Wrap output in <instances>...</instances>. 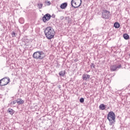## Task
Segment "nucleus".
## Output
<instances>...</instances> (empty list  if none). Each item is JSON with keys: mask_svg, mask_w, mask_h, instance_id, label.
I'll return each instance as SVG.
<instances>
[{"mask_svg": "<svg viewBox=\"0 0 130 130\" xmlns=\"http://www.w3.org/2000/svg\"><path fill=\"white\" fill-rule=\"evenodd\" d=\"M67 130H70L69 129H68Z\"/></svg>", "mask_w": 130, "mask_h": 130, "instance_id": "22", "label": "nucleus"}, {"mask_svg": "<svg viewBox=\"0 0 130 130\" xmlns=\"http://www.w3.org/2000/svg\"><path fill=\"white\" fill-rule=\"evenodd\" d=\"M19 22H20V23H21V24H23V23H24V19H23V18H20L19 19Z\"/></svg>", "mask_w": 130, "mask_h": 130, "instance_id": "18", "label": "nucleus"}, {"mask_svg": "<svg viewBox=\"0 0 130 130\" xmlns=\"http://www.w3.org/2000/svg\"><path fill=\"white\" fill-rule=\"evenodd\" d=\"M99 108L101 110H104L105 109V105L104 104H101L99 106Z\"/></svg>", "mask_w": 130, "mask_h": 130, "instance_id": "15", "label": "nucleus"}, {"mask_svg": "<svg viewBox=\"0 0 130 130\" xmlns=\"http://www.w3.org/2000/svg\"><path fill=\"white\" fill-rule=\"evenodd\" d=\"M17 103L20 105V104H24V101L21 99H18L17 101Z\"/></svg>", "mask_w": 130, "mask_h": 130, "instance_id": "12", "label": "nucleus"}, {"mask_svg": "<svg viewBox=\"0 0 130 130\" xmlns=\"http://www.w3.org/2000/svg\"><path fill=\"white\" fill-rule=\"evenodd\" d=\"M114 26L115 27V28H117L120 27V24H119L118 22H115L114 24Z\"/></svg>", "mask_w": 130, "mask_h": 130, "instance_id": "16", "label": "nucleus"}, {"mask_svg": "<svg viewBox=\"0 0 130 130\" xmlns=\"http://www.w3.org/2000/svg\"><path fill=\"white\" fill-rule=\"evenodd\" d=\"M80 102L83 103L84 102V98H82L80 99Z\"/></svg>", "mask_w": 130, "mask_h": 130, "instance_id": "19", "label": "nucleus"}, {"mask_svg": "<svg viewBox=\"0 0 130 130\" xmlns=\"http://www.w3.org/2000/svg\"><path fill=\"white\" fill-rule=\"evenodd\" d=\"M110 15V12L107 10H104L102 13V17L104 19H109V16Z\"/></svg>", "mask_w": 130, "mask_h": 130, "instance_id": "6", "label": "nucleus"}, {"mask_svg": "<svg viewBox=\"0 0 130 130\" xmlns=\"http://www.w3.org/2000/svg\"><path fill=\"white\" fill-rule=\"evenodd\" d=\"M81 5H82V0H72L71 1V6L75 9L79 8Z\"/></svg>", "mask_w": 130, "mask_h": 130, "instance_id": "4", "label": "nucleus"}, {"mask_svg": "<svg viewBox=\"0 0 130 130\" xmlns=\"http://www.w3.org/2000/svg\"><path fill=\"white\" fill-rule=\"evenodd\" d=\"M7 112H8V113H10V114H11V115H13V114L15 113L14 110L10 108L8 109V110H7Z\"/></svg>", "mask_w": 130, "mask_h": 130, "instance_id": "11", "label": "nucleus"}, {"mask_svg": "<svg viewBox=\"0 0 130 130\" xmlns=\"http://www.w3.org/2000/svg\"><path fill=\"white\" fill-rule=\"evenodd\" d=\"M10 83V78H4L0 80V86H6Z\"/></svg>", "mask_w": 130, "mask_h": 130, "instance_id": "5", "label": "nucleus"}, {"mask_svg": "<svg viewBox=\"0 0 130 130\" xmlns=\"http://www.w3.org/2000/svg\"><path fill=\"white\" fill-rule=\"evenodd\" d=\"M121 68V65H119L117 66L116 65H112L110 67V70L111 72H115L117 69H120Z\"/></svg>", "mask_w": 130, "mask_h": 130, "instance_id": "8", "label": "nucleus"}, {"mask_svg": "<svg viewBox=\"0 0 130 130\" xmlns=\"http://www.w3.org/2000/svg\"><path fill=\"white\" fill-rule=\"evenodd\" d=\"M82 79L83 81H87L90 79V75L86 74H83L82 75Z\"/></svg>", "mask_w": 130, "mask_h": 130, "instance_id": "9", "label": "nucleus"}, {"mask_svg": "<svg viewBox=\"0 0 130 130\" xmlns=\"http://www.w3.org/2000/svg\"><path fill=\"white\" fill-rule=\"evenodd\" d=\"M67 7H68V3H65L62 4L60 5V8L61 9H66V8H67Z\"/></svg>", "mask_w": 130, "mask_h": 130, "instance_id": "10", "label": "nucleus"}, {"mask_svg": "<svg viewBox=\"0 0 130 130\" xmlns=\"http://www.w3.org/2000/svg\"><path fill=\"white\" fill-rule=\"evenodd\" d=\"M32 56L34 58H35L36 59H43V58H44L43 53L40 51L35 52L33 54Z\"/></svg>", "mask_w": 130, "mask_h": 130, "instance_id": "3", "label": "nucleus"}, {"mask_svg": "<svg viewBox=\"0 0 130 130\" xmlns=\"http://www.w3.org/2000/svg\"><path fill=\"white\" fill-rule=\"evenodd\" d=\"M123 36L124 39H125V40L129 39V36L127 34H124Z\"/></svg>", "mask_w": 130, "mask_h": 130, "instance_id": "14", "label": "nucleus"}, {"mask_svg": "<svg viewBox=\"0 0 130 130\" xmlns=\"http://www.w3.org/2000/svg\"><path fill=\"white\" fill-rule=\"evenodd\" d=\"M64 75H66V71H60L59 73V75L60 76V77H64Z\"/></svg>", "mask_w": 130, "mask_h": 130, "instance_id": "13", "label": "nucleus"}, {"mask_svg": "<svg viewBox=\"0 0 130 130\" xmlns=\"http://www.w3.org/2000/svg\"><path fill=\"white\" fill-rule=\"evenodd\" d=\"M45 34L47 39L50 40L54 38L55 35V31L51 26H48L45 29Z\"/></svg>", "mask_w": 130, "mask_h": 130, "instance_id": "1", "label": "nucleus"}, {"mask_svg": "<svg viewBox=\"0 0 130 130\" xmlns=\"http://www.w3.org/2000/svg\"><path fill=\"white\" fill-rule=\"evenodd\" d=\"M46 4L47 6H50L51 3L50 1L46 2Z\"/></svg>", "mask_w": 130, "mask_h": 130, "instance_id": "20", "label": "nucleus"}, {"mask_svg": "<svg viewBox=\"0 0 130 130\" xmlns=\"http://www.w3.org/2000/svg\"><path fill=\"white\" fill-rule=\"evenodd\" d=\"M51 18V15L49 14H45L44 17L42 18V21L44 23H46V22H48L50 18Z\"/></svg>", "mask_w": 130, "mask_h": 130, "instance_id": "7", "label": "nucleus"}, {"mask_svg": "<svg viewBox=\"0 0 130 130\" xmlns=\"http://www.w3.org/2000/svg\"><path fill=\"white\" fill-rule=\"evenodd\" d=\"M115 114L113 111H110L107 115V119L109 121V125H113L114 126V122H115Z\"/></svg>", "mask_w": 130, "mask_h": 130, "instance_id": "2", "label": "nucleus"}, {"mask_svg": "<svg viewBox=\"0 0 130 130\" xmlns=\"http://www.w3.org/2000/svg\"><path fill=\"white\" fill-rule=\"evenodd\" d=\"M43 6V4L41 3H39L38 4V7L39 9H42V7Z\"/></svg>", "mask_w": 130, "mask_h": 130, "instance_id": "17", "label": "nucleus"}, {"mask_svg": "<svg viewBox=\"0 0 130 130\" xmlns=\"http://www.w3.org/2000/svg\"><path fill=\"white\" fill-rule=\"evenodd\" d=\"M15 36H16V34L15 33V32L13 31L12 33V37H15Z\"/></svg>", "mask_w": 130, "mask_h": 130, "instance_id": "21", "label": "nucleus"}]
</instances>
